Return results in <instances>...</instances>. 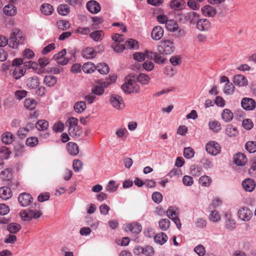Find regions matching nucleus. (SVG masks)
Instances as JSON below:
<instances>
[{
	"instance_id": "10",
	"label": "nucleus",
	"mask_w": 256,
	"mask_h": 256,
	"mask_svg": "<svg viewBox=\"0 0 256 256\" xmlns=\"http://www.w3.org/2000/svg\"><path fill=\"white\" fill-rule=\"evenodd\" d=\"M32 200V196L26 192L21 194L18 197V201L22 206H28L31 204Z\"/></svg>"
},
{
	"instance_id": "15",
	"label": "nucleus",
	"mask_w": 256,
	"mask_h": 256,
	"mask_svg": "<svg viewBox=\"0 0 256 256\" xmlns=\"http://www.w3.org/2000/svg\"><path fill=\"white\" fill-rule=\"evenodd\" d=\"M196 24V28L200 31H206L210 27V22L206 18L198 19Z\"/></svg>"
},
{
	"instance_id": "41",
	"label": "nucleus",
	"mask_w": 256,
	"mask_h": 256,
	"mask_svg": "<svg viewBox=\"0 0 256 256\" xmlns=\"http://www.w3.org/2000/svg\"><path fill=\"white\" fill-rule=\"evenodd\" d=\"M58 12L62 16H66L70 13V9L68 5L62 4L58 6Z\"/></svg>"
},
{
	"instance_id": "6",
	"label": "nucleus",
	"mask_w": 256,
	"mask_h": 256,
	"mask_svg": "<svg viewBox=\"0 0 256 256\" xmlns=\"http://www.w3.org/2000/svg\"><path fill=\"white\" fill-rule=\"evenodd\" d=\"M199 18L200 14L194 12H186L180 15L182 20H184V22H189L191 24H194Z\"/></svg>"
},
{
	"instance_id": "4",
	"label": "nucleus",
	"mask_w": 256,
	"mask_h": 256,
	"mask_svg": "<svg viewBox=\"0 0 256 256\" xmlns=\"http://www.w3.org/2000/svg\"><path fill=\"white\" fill-rule=\"evenodd\" d=\"M16 42V33L15 31L13 30L10 36L9 39L8 40L4 36H0V47H4L6 44L8 46L14 48Z\"/></svg>"
},
{
	"instance_id": "57",
	"label": "nucleus",
	"mask_w": 256,
	"mask_h": 256,
	"mask_svg": "<svg viewBox=\"0 0 256 256\" xmlns=\"http://www.w3.org/2000/svg\"><path fill=\"white\" fill-rule=\"evenodd\" d=\"M104 90L103 88L100 86V85H96L92 89V92L94 94L102 95L104 92Z\"/></svg>"
},
{
	"instance_id": "7",
	"label": "nucleus",
	"mask_w": 256,
	"mask_h": 256,
	"mask_svg": "<svg viewBox=\"0 0 256 256\" xmlns=\"http://www.w3.org/2000/svg\"><path fill=\"white\" fill-rule=\"evenodd\" d=\"M206 152L213 156H216L220 152V144L215 142H210L206 145Z\"/></svg>"
},
{
	"instance_id": "64",
	"label": "nucleus",
	"mask_w": 256,
	"mask_h": 256,
	"mask_svg": "<svg viewBox=\"0 0 256 256\" xmlns=\"http://www.w3.org/2000/svg\"><path fill=\"white\" fill-rule=\"evenodd\" d=\"M234 86L232 84L227 83L225 85L224 92L227 94H232L234 92Z\"/></svg>"
},
{
	"instance_id": "17",
	"label": "nucleus",
	"mask_w": 256,
	"mask_h": 256,
	"mask_svg": "<svg viewBox=\"0 0 256 256\" xmlns=\"http://www.w3.org/2000/svg\"><path fill=\"white\" fill-rule=\"evenodd\" d=\"M164 35V30L160 26H154L152 32V38L154 40H160Z\"/></svg>"
},
{
	"instance_id": "50",
	"label": "nucleus",
	"mask_w": 256,
	"mask_h": 256,
	"mask_svg": "<svg viewBox=\"0 0 256 256\" xmlns=\"http://www.w3.org/2000/svg\"><path fill=\"white\" fill-rule=\"evenodd\" d=\"M194 154V150L190 147L186 148L184 150V156L186 158H192Z\"/></svg>"
},
{
	"instance_id": "2",
	"label": "nucleus",
	"mask_w": 256,
	"mask_h": 256,
	"mask_svg": "<svg viewBox=\"0 0 256 256\" xmlns=\"http://www.w3.org/2000/svg\"><path fill=\"white\" fill-rule=\"evenodd\" d=\"M122 88L124 92L127 94L140 92V87L138 84L134 80L130 79L128 80L127 82L122 86Z\"/></svg>"
},
{
	"instance_id": "19",
	"label": "nucleus",
	"mask_w": 256,
	"mask_h": 256,
	"mask_svg": "<svg viewBox=\"0 0 256 256\" xmlns=\"http://www.w3.org/2000/svg\"><path fill=\"white\" fill-rule=\"evenodd\" d=\"M12 196L11 189L8 186L0 188V198L3 200H7Z\"/></svg>"
},
{
	"instance_id": "29",
	"label": "nucleus",
	"mask_w": 256,
	"mask_h": 256,
	"mask_svg": "<svg viewBox=\"0 0 256 256\" xmlns=\"http://www.w3.org/2000/svg\"><path fill=\"white\" fill-rule=\"evenodd\" d=\"M226 134L230 137L236 136L238 134V130L236 127L232 124H228L225 130Z\"/></svg>"
},
{
	"instance_id": "23",
	"label": "nucleus",
	"mask_w": 256,
	"mask_h": 256,
	"mask_svg": "<svg viewBox=\"0 0 256 256\" xmlns=\"http://www.w3.org/2000/svg\"><path fill=\"white\" fill-rule=\"evenodd\" d=\"M26 82L27 86L30 88H36L40 85L39 79L36 76L29 78Z\"/></svg>"
},
{
	"instance_id": "27",
	"label": "nucleus",
	"mask_w": 256,
	"mask_h": 256,
	"mask_svg": "<svg viewBox=\"0 0 256 256\" xmlns=\"http://www.w3.org/2000/svg\"><path fill=\"white\" fill-rule=\"evenodd\" d=\"M41 12L46 16L50 15L54 12V8L52 5L48 4H44L40 8Z\"/></svg>"
},
{
	"instance_id": "52",
	"label": "nucleus",
	"mask_w": 256,
	"mask_h": 256,
	"mask_svg": "<svg viewBox=\"0 0 256 256\" xmlns=\"http://www.w3.org/2000/svg\"><path fill=\"white\" fill-rule=\"evenodd\" d=\"M58 28L64 30L70 28V24L68 22L64 20H60L57 22Z\"/></svg>"
},
{
	"instance_id": "22",
	"label": "nucleus",
	"mask_w": 256,
	"mask_h": 256,
	"mask_svg": "<svg viewBox=\"0 0 256 256\" xmlns=\"http://www.w3.org/2000/svg\"><path fill=\"white\" fill-rule=\"evenodd\" d=\"M96 52L93 48L88 47L84 49L82 52V56L84 58L90 59L96 56Z\"/></svg>"
},
{
	"instance_id": "44",
	"label": "nucleus",
	"mask_w": 256,
	"mask_h": 256,
	"mask_svg": "<svg viewBox=\"0 0 256 256\" xmlns=\"http://www.w3.org/2000/svg\"><path fill=\"white\" fill-rule=\"evenodd\" d=\"M211 182V178L207 176H202L200 178L199 180L200 184L204 186H209Z\"/></svg>"
},
{
	"instance_id": "26",
	"label": "nucleus",
	"mask_w": 256,
	"mask_h": 256,
	"mask_svg": "<svg viewBox=\"0 0 256 256\" xmlns=\"http://www.w3.org/2000/svg\"><path fill=\"white\" fill-rule=\"evenodd\" d=\"M222 118L225 122H230L234 117L233 113L229 109H224L222 113Z\"/></svg>"
},
{
	"instance_id": "16",
	"label": "nucleus",
	"mask_w": 256,
	"mask_h": 256,
	"mask_svg": "<svg viewBox=\"0 0 256 256\" xmlns=\"http://www.w3.org/2000/svg\"><path fill=\"white\" fill-rule=\"evenodd\" d=\"M201 11L202 14L206 16L214 17L216 14V9L210 6L205 5L201 8Z\"/></svg>"
},
{
	"instance_id": "36",
	"label": "nucleus",
	"mask_w": 256,
	"mask_h": 256,
	"mask_svg": "<svg viewBox=\"0 0 256 256\" xmlns=\"http://www.w3.org/2000/svg\"><path fill=\"white\" fill-rule=\"evenodd\" d=\"M86 102L84 101H80L76 102L74 106V110L78 113H82L86 108Z\"/></svg>"
},
{
	"instance_id": "59",
	"label": "nucleus",
	"mask_w": 256,
	"mask_h": 256,
	"mask_svg": "<svg viewBox=\"0 0 256 256\" xmlns=\"http://www.w3.org/2000/svg\"><path fill=\"white\" fill-rule=\"evenodd\" d=\"M112 48L113 50L117 52H121L126 49L125 46L124 44H120L118 43H114L112 44Z\"/></svg>"
},
{
	"instance_id": "37",
	"label": "nucleus",
	"mask_w": 256,
	"mask_h": 256,
	"mask_svg": "<svg viewBox=\"0 0 256 256\" xmlns=\"http://www.w3.org/2000/svg\"><path fill=\"white\" fill-rule=\"evenodd\" d=\"M12 173L11 170L6 168L2 170L0 174V178L4 180H11Z\"/></svg>"
},
{
	"instance_id": "40",
	"label": "nucleus",
	"mask_w": 256,
	"mask_h": 256,
	"mask_svg": "<svg viewBox=\"0 0 256 256\" xmlns=\"http://www.w3.org/2000/svg\"><path fill=\"white\" fill-rule=\"evenodd\" d=\"M96 70L101 74H106L109 72L110 68L106 63H100L96 66Z\"/></svg>"
},
{
	"instance_id": "61",
	"label": "nucleus",
	"mask_w": 256,
	"mask_h": 256,
	"mask_svg": "<svg viewBox=\"0 0 256 256\" xmlns=\"http://www.w3.org/2000/svg\"><path fill=\"white\" fill-rule=\"evenodd\" d=\"M152 199L155 202L159 204L162 200V196L160 192H156L152 194Z\"/></svg>"
},
{
	"instance_id": "25",
	"label": "nucleus",
	"mask_w": 256,
	"mask_h": 256,
	"mask_svg": "<svg viewBox=\"0 0 256 256\" xmlns=\"http://www.w3.org/2000/svg\"><path fill=\"white\" fill-rule=\"evenodd\" d=\"M67 150L68 153L72 156H76L79 152L78 146L74 142H69L67 144Z\"/></svg>"
},
{
	"instance_id": "45",
	"label": "nucleus",
	"mask_w": 256,
	"mask_h": 256,
	"mask_svg": "<svg viewBox=\"0 0 256 256\" xmlns=\"http://www.w3.org/2000/svg\"><path fill=\"white\" fill-rule=\"evenodd\" d=\"M137 80L142 84H146L148 83L150 78L148 75L144 74H140L137 76Z\"/></svg>"
},
{
	"instance_id": "48",
	"label": "nucleus",
	"mask_w": 256,
	"mask_h": 256,
	"mask_svg": "<svg viewBox=\"0 0 256 256\" xmlns=\"http://www.w3.org/2000/svg\"><path fill=\"white\" fill-rule=\"evenodd\" d=\"M26 144L30 147H34L38 144V138L35 136L28 138L26 142Z\"/></svg>"
},
{
	"instance_id": "62",
	"label": "nucleus",
	"mask_w": 256,
	"mask_h": 256,
	"mask_svg": "<svg viewBox=\"0 0 256 256\" xmlns=\"http://www.w3.org/2000/svg\"><path fill=\"white\" fill-rule=\"evenodd\" d=\"M182 182L184 185L186 186H190L194 183V180L192 176H184L182 178Z\"/></svg>"
},
{
	"instance_id": "60",
	"label": "nucleus",
	"mask_w": 256,
	"mask_h": 256,
	"mask_svg": "<svg viewBox=\"0 0 256 256\" xmlns=\"http://www.w3.org/2000/svg\"><path fill=\"white\" fill-rule=\"evenodd\" d=\"M133 58L136 61L142 62L145 60L146 56L144 53L136 52L134 54Z\"/></svg>"
},
{
	"instance_id": "46",
	"label": "nucleus",
	"mask_w": 256,
	"mask_h": 256,
	"mask_svg": "<svg viewBox=\"0 0 256 256\" xmlns=\"http://www.w3.org/2000/svg\"><path fill=\"white\" fill-rule=\"evenodd\" d=\"M246 149L250 153L256 152V142L250 141L247 142L245 144Z\"/></svg>"
},
{
	"instance_id": "30",
	"label": "nucleus",
	"mask_w": 256,
	"mask_h": 256,
	"mask_svg": "<svg viewBox=\"0 0 256 256\" xmlns=\"http://www.w3.org/2000/svg\"><path fill=\"white\" fill-rule=\"evenodd\" d=\"M125 48L138 50V42L132 38L129 39L127 40L124 44Z\"/></svg>"
},
{
	"instance_id": "58",
	"label": "nucleus",
	"mask_w": 256,
	"mask_h": 256,
	"mask_svg": "<svg viewBox=\"0 0 256 256\" xmlns=\"http://www.w3.org/2000/svg\"><path fill=\"white\" fill-rule=\"evenodd\" d=\"M72 166L74 170L76 172H78L82 169V163L78 160H74Z\"/></svg>"
},
{
	"instance_id": "35",
	"label": "nucleus",
	"mask_w": 256,
	"mask_h": 256,
	"mask_svg": "<svg viewBox=\"0 0 256 256\" xmlns=\"http://www.w3.org/2000/svg\"><path fill=\"white\" fill-rule=\"evenodd\" d=\"M48 127V122L44 120H40L36 124V128L38 130L44 131Z\"/></svg>"
},
{
	"instance_id": "21",
	"label": "nucleus",
	"mask_w": 256,
	"mask_h": 256,
	"mask_svg": "<svg viewBox=\"0 0 256 256\" xmlns=\"http://www.w3.org/2000/svg\"><path fill=\"white\" fill-rule=\"evenodd\" d=\"M233 82L236 85L244 86L247 84L248 81L244 76L242 74H237L234 76Z\"/></svg>"
},
{
	"instance_id": "54",
	"label": "nucleus",
	"mask_w": 256,
	"mask_h": 256,
	"mask_svg": "<svg viewBox=\"0 0 256 256\" xmlns=\"http://www.w3.org/2000/svg\"><path fill=\"white\" fill-rule=\"evenodd\" d=\"M210 220L213 222H218L220 220L219 212L214 210L212 212L210 218Z\"/></svg>"
},
{
	"instance_id": "12",
	"label": "nucleus",
	"mask_w": 256,
	"mask_h": 256,
	"mask_svg": "<svg viewBox=\"0 0 256 256\" xmlns=\"http://www.w3.org/2000/svg\"><path fill=\"white\" fill-rule=\"evenodd\" d=\"M241 104L244 110H250L256 108V103L252 98H244L242 100Z\"/></svg>"
},
{
	"instance_id": "42",
	"label": "nucleus",
	"mask_w": 256,
	"mask_h": 256,
	"mask_svg": "<svg viewBox=\"0 0 256 256\" xmlns=\"http://www.w3.org/2000/svg\"><path fill=\"white\" fill-rule=\"evenodd\" d=\"M104 32L102 30H96L90 34V37L95 42H98L102 40L104 38Z\"/></svg>"
},
{
	"instance_id": "8",
	"label": "nucleus",
	"mask_w": 256,
	"mask_h": 256,
	"mask_svg": "<svg viewBox=\"0 0 256 256\" xmlns=\"http://www.w3.org/2000/svg\"><path fill=\"white\" fill-rule=\"evenodd\" d=\"M110 102L112 106L118 110L123 109L125 106L121 96L115 94L112 96Z\"/></svg>"
},
{
	"instance_id": "55",
	"label": "nucleus",
	"mask_w": 256,
	"mask_h": 256,
	"mask_svg": "<svg viewBox=\"0 0 256 256\" xmlns=\"http://www.w3.org/2000/svg\"><path fill=\"white\" fill-rule=\"evenodd\" d=\"M29 132V130L26 128H20L17 132V135L20 138H25Z\"/></svg>"
},
{
	"instance_id": "32",
	"label": "nucleus",
	"mask_w": 256,
	"mask_h": 256,
	"mask_svg": "<svg viewBox=\"0 0 256 256\" xmlns=\"http://www.w3.org/2000/svg\"><path fill=\"white\" fill-rule=\"evenodd\" d=\"M37 105L36 101L32 98H26L24 102V106L26 108L32 110L36 108Z\"/></svg>"
},
{
	"instance_id": "53",
	"label": "nucleus",
	"mask_w": 256,
	"mask_h": 256,
	"mask_svg": "<svg viewBox=\"0 0 256 256\" xmlns=\"http://www.w3.org/2000/svg\"><path fill=\"white\" fill-rule=\"evenodd\" d=\"M117 188L116 182L114 180H110L106 187V190L110 192H113L116 191Z\"/></svg>"
},
{
	"instance_id": "43",
	"label": "nucleus",
	"mask_w": 256,
	"mask_h": 256,
	"mask_svg": "<svg viewBox=\"0 0 256 256\" xmlns=\"http://www.w3.org/2000/svg\"><path fill=\"white\" fill-rule=\"evenodd\" d=\"M166 28L170 31L174 32L178 30V26L177 22L174 20H168L166 24Z\"/></svg>"
},
{
	"instance_id": "14",
	"label": "nucleus",
	"mask_w": 256,
	"mask_h": 256,
	"mask_svg": "<svg viewBox=\"0 0 256 256\" xmlns=\"http://www.w3.org/2000/svg\"><path fill=\"white\" fill-rule=\"evenodd\" d=\"M88 10L92 14H97L100 12L101 7L100 4L95 0H90L86 4Z\"/></svg>"
},
{
	"instance_id": "47",
	"label": "nucleus",
	"mask_w": 256,
	"mask_h": 256,
	"mask_svg": "<svg viewBox=\"0 0 256 256\" xmlns=\"http://www.w3.org/2000/svg\"><path fill=\"white\" fill-rule=\"evenodd\" d=\"M170 226V222L167 218L162 219L159 221V226L162 230H168Z\"/></svg>"
},
{
	"instance_id": "5",
	"label": "nucleus",
	"mask_w": 256,
	"mask_h": 256,
	"mask_svg": "<svg viewBox=\"0 0 256 256\" xmlns=\"http://www.w3.org/2000/svg\"><path fill=\"white\" fill-rule=\"evenodd\" d=\"M238 218L244 222L249 221L252 216V210L246 206L241 207L238 212Z\"/></svg>"
},
{
	"instance_id": "11",
	"label": "nucleus",
	"mask_w": 256,
	"mask_h": 256,
	"mask_svg": "<svg viewBox=\"0 0 256 256\" xmlns=\"http://www.w3.org/2000/svg\"><path fill=\"white\" fill-rule=\"evenodd\" d=\"M16 66V58H14L12 63L10 62H7L5 64H2V69L3 71H6L8 70H10V73L12 75L13 78L14 79H16V77L15 76L16 74V68L14 66Z\"/></svg>"
},
{
	"instance_id": "13",
	"label": "nucleus",
	"mask_w": 256,
	"mask_h": 256,
	"mask_svg": "<svg viewBox=\"0 0 256 256\" xmlns=\"http://www.w3.org/2000/svg\"><path fill=\"white\" fill-rule=\"evenodd\" d=\"M142 230V226L138 222L126 224L124 226V230L130 231L134 234H139Z\"/></svg>"
},
{
	"instance_id": "56",
	"label": "nucleus",
	"mask_w": 256,
	"mask_h": 256,
	"mask_svg": "<svg viewBox=\"0 0 256 256\" xmlns=\"http://www.w3.org/2000/svg\"><path fill=\"white\" fill-rule=\"evenodd\" d=\"M25 42L26 38L22 35V31L20 30H17V46L19 44H24Z\"/></svg>"
},
{
	"instance_id": "28",
	"label": "nucleus",
	"mask_w": 256,
	"mask_h": 256,
	"mask_svg": "<svg viewBox=\"0 0 256 256\" xmlns=\"http://www.w3.org/2000/svg\"><path fill=\"white\" fill-rule=\"evenodd\" d=\"M82 68L84 72L90 74L96 70V66L92 62H87L84 64Z\"/></svg>"
},
{
	"instance_id": "31",
	"label": "nucleus",
	"mask_w": 256,
	"mask_h": 256,
	"mask_svg": "<svg viewBox=\"0 0 256 256\" xmlns=\"http://www.w3.org/2000/svg\"><path fill=\"white\" fill-rule=\"evenodd\" d=\"M13 140V134L10 132H5L2 136V141L4 144H11Z\"/></svg>"
},
{
	"instance_id": "51",
	"label": "nucleus",
	"mask_w": 256,
	"mask_h": 256,
	"mask_svg": "<svg viewBox=\"0 0 256 256\" xmlns=\"http://www.w3.org/2000/svg\"><path fill=\"white\" fill-rule=\"evenodd\" d=\"M187 4L192 10H198L200 8V4L196 0H188Z\"/></svg>"
},
{
	"instance_id": "33",
	"label": "nucleus",
	"mask_w": 256,
	"mask_h": 256,
	"mask_svg": "<svg viewBox=\"0 0 256 256\" xmlns=\"http://www.w3.org/2000/svg\"><path fill=\"white\" fill-rule=\"evenodd\" d=\"M68 132L72 136L76 137L80 136L82 134V131L81 128L78 126L75 127L69 128Z\"/></svg>"
},
{
	"instance_id": "38",
	"label": "nucleus",
	"mask_w": 256,
	"mask_h": 256,
	"mask_svg": "<svg viewBox=\"0 0 256 256\" xmlns=\"http://www.w3.org/2000/svg\"><path fill=\"white\" fill-rule=\"evenodd\" d=\"M57 82L56 78L52 76H46L44 78V83L48 86H54Z\"/></svg>"
},
{
	"instance_id": "49",
	"label": "nucleus",
	"mask_w": 256,
	"mask_h": 256,
	"mask_svg": "<svg viewBox=\"0 0 256 256\" xmlns=\"http://www.w3.org/2000/svg\"><path fill=\"white\" fill-rule=\"evenodd\" d=\"M0 154L2 158L7 159L8 158L10 152L5 146L0 148Z\"/></svg>"
},
{
	"instance_id": "3",
	"label": "nucleus",
	"mask_w": 256,
	"mask_h": 256,
	"mask_svg": "<svg viewBox=\"0 0 256 256\" xmlns=\"http://www.w3.org/2000/svg\"><path fill=\"white\" fill-rule=\"evenodd\" d=\"M42 215V212L38 210H24L20 212L22 219L24 221H29L32 218L35 219L38 218H40Z\"/></svg>"
},
{
	"instance_id": "9",
	"label": "nucleus",
	"mask_w": 256,
	"mask_h": 256,
	"mask_svg": "<svg viewBox=\"0 0 256 256\" xmlns=\"http://www.w3.org/2000/svg\"><path fill=\"white\" fill-rule=\"evenodd\" d=\"M16 0H8L9 4L3 8L4 13L8 16H13L16 14V8L15 7Z\"/></svg>"
},
{
	"instance_id": "18",
	"label": "nucleus",
	"mask_w": 256,
	"mask_h": 256,
	"mask_svg": "<svg viewBox=\"0 0 256 256\" xmlns=\"http://www.w3.org/2000/svg\"><path fill=\"white\" fill-rule=\"evenodd\" d=\"M235 164L238 166H244L247 162L248 160L245 154L242 153H238L234 156Z\"/></svg>"
},
{
	"instance_id": "34",
	"label": "nucleus",
	"mask_w": 256,
	"mask_h": 256,
	"mask_svg": "<svg viewBox=\"0 0 256 256\" xmlns=\"http://www.w3.org/2000/svg\"><path fill=\"white\" fill-rule=\"evenodd\" d=\"M168 236L164 232H161L156 234L154 238V241L160 244H164L168 240Z\"/></svg>"
},
{
	"instance_id": "24",
	"label": "nucleus",
	"mask_w": 256,
	"mask_h": 256,
	"mask_svg": "<svg viewBox=\"0 0 256 256\" xmlns=\"http://www.w3.org/2000/svg\"><path fill=\"white\" fill-rule=\"evenodd\" d=\"M209 128L214 132H218L221 130V124L217 120H210L208 122Z\"/></svg>"
},
{
	"instance_id": "20",
	"label": "nucleus",
	"mask_w": 256,
	"mask_h": 256,
	"mask_svg": "<svg viewBox=\"0 0 256 256\" xmlns=\"http://www.w3.org/2000/svg\"><path fill=\"white\" fill-rule=\"evenodd\" d=\"M242 186L246 191L250 192L254 190L256 184L254 180L251 178H248L242 182Z\"/></svg>"
},
{
	"instance_id": "63",
	"label": "nucleus",
	"mask_w": 256,
	"mask_h": 256,
	"mask_svg": "<svg viewBox=\"0 0 256 256\" xmlns=\"http://www.w3.org/2000/svg\"><path fill=\"white\" fill-rule=\"evenodd\" d=\"M202 168L196 166H192L190 168V174L194 176H198L200 174Z\"/></svg>"
},
{
	"instance_id": "1",
	"label": "nucleus",
	"mask_w": 256,
	"mask_h": 256,
	"mask_svg": "<svg viewBox=\"0 0 256 256\" xmlns=\"http://www.w3.org/2000/svg\"><path fill=\"white\" fill-rule=\"evenodd\" d=\"M175 49L174 42L169 40H163L158 45V50L160 53L170 54L173 52Z\"/></svg>"
},
{
	"instance_id": "39",
	"label": "nucleus",
	"mask_w": 256,
	"mask_h": 256,
	"mask_svg": "<svg viewBox=\"0 0 256 256\" xmlns=\"http://www.w3.org/2000/svg\"><path fill=\"white\" fill-rule=\"evenodd\" d=\"M184 3L183 0H172L170 2V6L174 10H180L182 8Z\"/></svg>"
}]
</instances>
